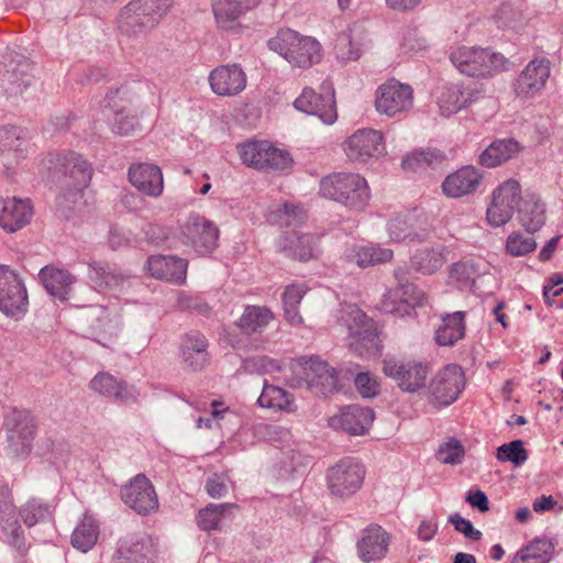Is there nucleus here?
<instances>
[{
  "label": "nucleus",
  "mask_w": 563,
  "mask_h": 563,
  "mask_svg": "<svg viewBox=\"0 0 563 563\" xmlns=\"http://www.w3.org/2000/svg\"><path fill=\"white\" fill-rule=\"evenodd\" d=\"M364 477L365 467L355 459L344 457L328 468V489L332 496L347 499L360 490Z\"/></svg>",
  "instance_id": "0eeeda50"
},
{
  "label": "nucleus",
  "mask_w": 563,
  "mask_h": 563,
  "mask_svg": "<svg viewBox=\"0 0 563 563\" xmlns=\"http://www.w3.org/2000/svg\"><path fill=\"white\" fill-rule=\"evenodd\" d=\"M256 4L255 0H214L212 12L218 26L233 30L236 21Z\"/></svg>",
  "instance_id": "c9c22d12"
},
{
  "label": "nucleus",
  "mask_w": 563,
  "mask_h": 563,
  "mask_svg": "<svg viewBox=\"0 0 563 563\" xmlns=\"http://www.w3.org/2000/svg\"><path fill=\"white\" fill-rule=\"evenodd\" d=\"M99 526L97 520L85 514L71 534V544L82 553L93 548L98 540Z\"/></svg>",
  "instance_id": "a18cd8bd"
},
{
  "label": "nucleus",
  "mask_w": 563,
  "mask_h": 563,
  "mask_svg": "<svg viewBox=\"0 0 563 563\" xmlns=\"http://www.w3.org/2000/svg\"><path fill=\"white\" fill-rule=\"evenodd\" d=\"M206 490L212 498H221L229 492V481L223 474H212L206 482Z\"/></svg>",
  "instance_id": "338daca9"
},
{
  "label": "nucleus",
  "mask_w": 563,
  "mask_h": 563,
  "mask_svg": "<svg viewBox=\"0 0 563 563\" xmlns=\"http://www.w3.org/2000/svg\"><path fill=\"white\" fill-rule=\"evenodd\" d=\"M129 179L139 191L147 196L156 198L163 192V174L156 165L148 163L132 165L129 169Z\"/></svg>",
  "instance_id": "c756f323"
},
{
  "label": "nucleus",
  "mask_w": 563,
  "mask_h": 563,
  "mask_svg": "<svg viewBox=\"0 0 563 563\" xmlns=\"http://www.w3.org/2000/svg\"><path fill=\"white\" fill-rule=\"evenodd\" d=\"M465 385L464 373L455 364L439 371L427 386V394L433 404L449 406L453 404Z\"/></svg>",
  "instance_id": "9b49d317"
},
{
  "label": "nucleus",
  "mask_w": 563,
  "mask_h": 563,
  "mask_svg": "<svg viewBox=\"0 0 563 563\" xmlns=\"http://www.w3.org/2000/svg\"><path fill=\"white\" fill-rule=\"evenodd\" d=\"M416 214H398L391 218L387 223V232L391 241L400 242L406 239L413 240L418 238L415 230Z\"/></svg>",
  "instance_id": "6e6d98bb"
},
{
  "label": "nucleus",
  "mask_w": 563,
  "mask_h": 563,
  "mask_svg": "<svg viewBox=\"0 0 563 563\" xmlns=\"http://www.w3.org/2000/svg\"><path fill=\"white\" fill-rule=\"evenodd\" d=\"M344 151L351 161L366 163L385 153L383 135L372 129L358 130L345 141Z\"/></svg>",
  "instance_id": "a211bd4d"
},
{
  "label": "nucleus",
  "mask_w": 563,
  "mask_h": 563,
  "mask_svg": "<svg viewBox=\"0 0 563 563\" xmlns=\"http://www.w3.org/2000/svg\"><path fill=\"white\" fill-rule=\"evenodd\" d=\"M173 0H131L118 14V29L130 41H141L172 8Z\"/></svg>",
  "instance_id": "f257e3e1"
},
{
  "label": "nucleus",
  "mask_w": 563,
  "mask_h": 563,
  "mask_svg": "<svg viewBox=\"0 0 563 563\" xmlns=\"http://www.w3.org/2000/svg\"><path fill=\"white\" fill-rule=\"evenodd\" d=\"M520 192L521 188L517 180H507L494 190L486 212L490 225L501 227L511 219L515 207H518Z\"/></svg>",
  "instance_id": "2eb2a0df"
},
{
  "label": "nucleus",
  "mask_w": 563,
  "mask_h": 563,
  "mask_svg": "<svg viewBox=\"0 0 563 563\" xmlns=\"http://www.w3.org/2000/svg\"><path fill=\"white\" fill-rule=\"evenodd\" d=\"M554 553V544L545 538H536L519 550L511 563H549Z\"/></svg>",
  "instance_id": "79ce46f5"
},
{
  "label": "nucleus",
  "mask_w": 563,
  "mask_h": 563,
  "mask_svg": "<svg viewBox=\"0 0 563 563\" xmlns=\"http://www.w3.org/2000/svg\"><path fill=\"white\" fill-rule=\"evenodd\" d=\"M33 214L29 200L0 198V227L8 232H15L25 227Z\"/></svg>",
  "instance_id": "7c9ffc66"
},
{
  "label": "nucleus",
  "mask_w": 563,
  "mask_h": 563,
  "mask_svg": "<svg viewBox=\"0 0 563 563\" xmlns=\"http://www.w3.org/2000/svg\"><path fill=\"white\" fill-rule=\"evenodd\" d=\"M307 219V213L302 207L289 202L276 206L268 213V221L273 224L296 227Z\"/></svg>",
  "instance_id": "603ef678"
},
{
  "label": "nucleus",
  "mask_w": 563,
  "mask_h": 563,
  "mask_svg": "<svg viewBox=\"0 0 563 563\" xmlns=\"http://www.w3.org/2000/svg\"><path fill=\"white\" fill-rule=\"evenodd\" d=\"M481 179L482 175L476 168L465 166L449 175L442 184V189L446 196L459 198L474 192Z\"/></svg>",
  "instance_id": "72a5a7b5"
},
{
  "label": "nucleus",
  "mask_w": 563,
  "mask_h": 563,
  "mask_svg": "<svg viewBox=\"0 0 563 563\" xmlns=\"http://www.w3.org/2000/svg\"><path fill=\"white\" fill-rule=\"evenodd\" d=\"M20 516L26 526L32 527L49 519L51 511L47 505L32 499L20 508Z\"/></svg>",
  "instance_id": "bf43d9fd"
},
{
  "label": "nucleus",
  "mask_w": 563,
  "mask_h": 563,
  "mask_svg": "<svg viewBox=\"0 0 563 563\" xmlns=\"http://www.w3.org/2000/svg\"><path fill=\"white\" fill-rule=\"evenodd\" d=\"M319 190L322 197L354 210L363 209L369 199L367 181L354 173H333L321 179Z\"/></svg>",
  "instance_id": "7ed1b4c3"
},
{
  "label": "nucleus",
  "mask_w": 563,
  "mask_h": 563,
  "mask_svg": "<svg viewBox=\"0 0 563 563\" xmlns=\"http://www.w3.org/2000/svg\"><path fill=\"white\" fill-rule=\"evenodd\" d=\"M274 320V313L265 306H246L236 321L241 333L246 335L261 334Z\"/></svg>",
  "instance_id": "ea45409f"
},
{
  "label": "nucleus",
  "mask_w": 563,
  "mask_h": 563,
  "mask_svg": "<svg viewBox=\"0 0 563 563\" xmlns=\"http://www.w3.org/2000/svg\"><path fill=\"white\" fill-rule=\"evenodd\" d=\"M413 104L412 88L395 79L383 84L375 100L379 113L393 117L397 113L408 111Z\"/></svg>",
  "instance_id": "f3484780"
},
{
  "label": "nucleus",
  "mask_w": 563,
  "mask_h": 563,
  "mask_svg": "<svg viewBox=\"0 0 563 563\" xmlns=\"http://www.w3.org/2000/svg\"><path fill=\"white\" fill-rule=\"evenodd\" d=\"M88 278L99 289H121L131 278V275L115 264L101 261H91Z\"/></svg>",
  "instance_id": "2f4dec72"
},
{
  "label": "nucleus",
  "mask_w": 563,
  "mask_h": 563,
  "mask_svg": "<svg viewBox=\"0 0 563 563\" xmlns=\"http://www.w3.org/2000/svg\"><path fill=\"white\" fill-rule=\"evenodd\" d=\"M464 456V448L457 440H450L440 445L437 459L444 464H460Z\"/></svg>",
  "instance_id": "e2e57ef3"
},
{
  "label": "nucleus",
  "mask_w": 563,
  "mask_h": 563,
  "mask_svg": "<svg viewBox=\"0 0 563 563\" xmlns=\"http://www.w3.org/2000/svg\"><path fill=\"white\" fill-rule=\"evenodd\" d=\"M133 95L126 87L111 90L104 98L103 108L107 115H113L111 129L120 135H130L139 126L136 115L132 111Z\"/></svg>",
  "instance_id": "9d476101"
},
{
  "label": "nucleus",
  "mask_w": 563,
  "mask_h": 563,
  "mask_svg": "<svg viewBox=\"0 0 563 563\" xmlns=\"http://www.w3.org/2000/svg\"><path fill=\"white\" fill-rule=\"evenodd\" d=\"M481 95L473 85L450 84L442 87L438 107L443 117H450L470 106Z\"/></svg>",
  "instance_id": "4be33fe9"
},
{
  "label": "nucleus",
  "mask_w": 563,
  "mask_h": 563,
  "mask_svg": "<svg viewBox=\"0 0 563 563\" xmlns=\"http://www.w3.org/2000/svg\"><path fill=\"white\" fill-rule=\"evenodd\" d=\"M0 525L7 534L12 537L13 544L21 553L26 551L25 540L20 536V526L10 503H0Z\"/></svg>",
  "instance_id": "4d7b16f0"
},
{
  "label": "nucleus",
  "mask_w": 563,
  "mask_h": 563,
  "mask_svg": "<svg viewBox=\"0 0 563 563\" xmlns=\"http://www.w3.org/2000/svg\"><path fill=\"white\" fill-rule=\"evenodd\" d=\"M401 46L406 52L417 53L426 49L429 44L427 38L417 29H408L402 34Z\"/></svg>",
  "instance_id": "69168bd1"
},
{
  "label": "nucleus",
  "mask_w": 563,
  "mask_h": 563,
  "mask_svg": "<svg viewBox=\"0 0 563 563\" xmlns=\"http://www.w3.org/2000/svg\"><path fill=\"white\" fill-rule=\"evenodd\" d=\"M291 368L297 384L316 394L325 396L336 389L338 378L334 368L317 356L300 358Z\"/></svg>",
  "instance_id": "423d86ee"
},
{
  "label": "nucleus",
  "mask_w": 563,
  "mask_h": 563,
  "mask_svg": "<svg viewBox=\"0 0 563 563\" xmlns=\"http://www.w3.org/2000/svg\"><path fill=\"white\" fill-rule=\"evenodd\" d=\"M464 312L456 311L442 318V325L439 327L435 333V340L439 345H453L464 336Z\"/></svg>",
  "instance_id": "37998d69"
},
{
  "label": "nucleus",
  "mask_w": 563,
  "mask_h": 563,
  "mask_svg": "<svg viewBox=\"0 0 563 563\" xmlns=\"http://www.w3.org/2000/svg\"><path fill=\"white\" fill-rule=\"evenodd\" d=\"M242 162L256 169H285L291 164L287 152L267 141H249L238 146Z\"/></svg>",
  "instance_id": "1a4fd4ad"
},
{
  "label": "nucleus",
  "mask_w": 563,
  "mask_h": 563,
  "mask_svg": "<svg viewBox=\"0 0 563 563\" xmlns=\"http://www.w3.org/2000/svg\"><path fill=\"white\" fill-rule=\"evenodd\" d=\"M180 234L183 242L199 254H209L218 245L219 230L205 217L190 216Z\"/></svg>",
  "instance_id": "4468645a"
},
{
  "label": "nucleus",
  "mask_w": 563,
  "mask_h": 563,
  "mask_svg": "<svg viewBox=\"0 0 563 563\" xmlns=\"http://www.w3.org/2000/svg\"><path fill=\"white\" fill-rule=\"evenodd\" d=\"M450 59L460 73L470 77H488L506 69V58L488 48L460 47Z\"/></svg>",
  "instance_id": "39448f33"
},
{
  "label": "nucleus",
  "mask_w": 563,
  "mask_h": 563,
  "mask_svg": "<svg viewBox=\"0 0 563 563\" xmlns=\"http://www.w3.org/2000/svg\"><path fill=\"white\" fill-rule=\"evenodd\" d=\"M208 340L196 330L189 331L181 338L180 357L187 368L201 371L209 363Z\"/></svg>",
  "instance_id": "bb28decb"
},
{
  "label": "nucleus",
  "mask_w": 563,
  "mask_h": 563,
  "mask_svg": "<svg viewBox=\"0 0 563 563\" xmlns=\"http://www.w3.org/2000/svg\"><path fill=\"white\" fill-rule=\"evenodd\" d=\"M27 294L19 275L7 265H0V310L7 316H23Z\"/></svg>",
  "instance_id": "f8f14e48"
},
{
  "label": "nucleus",
  "mask_w": 563,
  "mask_h": 563,
  "mask_svg": "<svg viewBox=\"0 0 563 563\" xmlns=\"http://www.w3.org/2000/svg\"><path fill=\"white\" fill-rule=\"evenodd\" d=\"M188 262L172 255H152L147 258L145 268L156 279H165L184 284L187 276Z\"/></svg>",
  "instance_id": "393cba45"
},
{
  "label": "nucleus",
  "mask_w": 563,
  "mask_h": 563,
  "mask_svg": "<svg viewBox=\"0 0 563 563\" xmlns=\"http://www.w3.org/2000/svg\"><path fill=\"white\" fill-rule=\"evenodd\" d=\"M448 251L443 246L421 249L411 258L412 267L422 274H432L446 262Z\"/></svg>",
  "instance_id": "49530a36"
},
{
  "label": "nucleus",
  "mask_w": 563,
  "mask_h": 563,
  "mask_svg": "<svg viewBox=\"0 0 563 563\" xmlns=\"http://www.w3.org/2000/svg\"><path fill=\"white\" fill-rule=\"evenodd\" d=\"M235 504H209L200 509L197 516V525L203 531L218 530L221 522L232 516V511L236 509Z\"/></svg>",
  "instance_id": "c03bdc74"
},
{
  "label": "nucleus",
  "mask_w": 563,
  "mask_h": 563,
  "mask_svg": "<svg viewBox=\"0 0 563 563\" xmlns=\"http://www.w3.org/2000/svg\"><path fill=\"white\" fill-rule=\"evenodd\" d=\"M316 238L309 233L288 231L280 235L278 250L286 257L308 261L313 256Z\"/></svg>",
  "instance_id": "473e14b6"
},
{
  "label": "nucleus",
  "mask_w": 563,
  "mask_h": 563,
  "mask_svg": "<svg viewBox=\"0 0 563 563\" xmlns=\"http://www.w3.org/2000/svg\"><path fill=\"white\" fill-rule=\"evenodd\" d=\"M496 457L500 462H511L515 466H521L528 460V452L523 448L522 440H515L500 445Z\"/></svg>",
  "instance_id": "13d9d810"
},
{
  "label": "nucleus",
  "mask_w": 563,
  "mask_h": 563,
  "mask_svg": "<svg viewBox=\"0 0 563 563\" xmlns=\"http://www.w3.org/2000/svg\"><path fill=\"white\" fill-rule=\"evenodd\" d=\"M395 278L397 280V290L401 295L402 303L406 305L407 314L415 306H421L424 300V294L416 285L407 278V273L402 268L395 269Z\"/></svg>",
  "instance_id": "5fc2aeb1"
},
{
  "label": "nucleus",
  "mask_w": 563,
  "mask_h": 563,
  "mask_svg": "<svg viewBox=\"0 0 563 563\" xmlns=\"http://www.w3.org/2000/svg\"><path fill=\"white\" fill-rule=\"evenodd\" d=\"M343 258L350 264L365 268L389 262L393 258V251L378 246L352 245L346 247Z\"/></svg>",
  "instance_id": "58836bf2"
},
{
  "label": "nucleus",
  "mask_w": 563,
  "mask_h": 563,
  "mask_svg": "<svg viewBox=\"0 0 563 563\" xmlns=\"http://www.w3.org/2000/svg\"><path fill=\"white\" fill-rule=\"evenodd\" d=\"M35 430L34 418L29 412H15L13 426L8 433L10 453L20 457L27 456L31 452Z\"/></svg>",
  "instance_id": "5701e85b"
},
{
  "label": "nucleus",
  "mask_w": 563,
  "mask_h": 563,
  "mask_svg": "<svg viewBox=\"0 0 563 563\" xmlns=\"http://www.w3.org/2000/svg\"><path fill=\"white\" fill-rule=\"evenodd\" d=\"M143 537L129 536L120 541L115 563H148Z\"/></svg>",
  "instance_id": "de8ad7c7"
},
{
  "label": "nucleus",
  "mask_w": 563,
  "mask_h": 563,
  "mask_svg": "<svg viewBox=\"0 0 563 563\" xmlns=\"http://www.w3.org/2000/svg\"><path fill=\"white\" fill-rule=\"evenodd\" d=\"M294 106L301 112L318 117L327 124H332L336 120L334 92L329 84L321 86L320 93L310 88H305L295 100Z\"/></svg>",
  "instance_id": "ddd939ff"
},
{
  "label": "nucleus",
  "mask_w": 563,
  "mask_h": 563,
  "mask_svg": "<svg viewBox=\"0 0 563 563\" xmlns=\"http://www.w3.org/2000/svg\"><path fill=\"white\" fill-rule=\"evenodd\" d=\"M57 162L63 168L65 177L70 179L69 181L65 179L64 185L66 187H74L71 195L77 197L82 188L88 186L91 179L92 169L90 164L77 153L60 156Z\"/></svg>",
  "instance_id": "c85d7f7f"
},
{
  "label": "nucleus",
  "mask_w": 563,
  "mask_h": 563,
  "mask_svg": "<svg viewBox=\"0 0 563 563\" xmlns=\"http://www.w3.org/2000/svg\"><path fill=\"white\" fill-rule=\"evenodd\" d=\"M268 46L292 67L309 68L322 58V46L314 37L290 29L280 30L268 41Z\"/></svg>",
  "instance_id": "f03ea898"
},
{
  "label": "nucleus",
  "mask_w": 563,
  "mask_h": 563,
  "mask_svg": "<svg viewBox=\"0 0 563 563\" xmlns=\"http://www.w3.org/2000/svg\"><path fill=\"white\" fill-rule=\"evenodd\" d=\"M551 73L547 57H536L528 63L512 84L517 97L529 99L538 96L545 87Z\"/></svg>",
  "instance_id": "dca6fc26"
},
{
  "label": "nucleus",
  "mask_w": 563,
  "mask_h": 563,
  "mask_svg": "<svg viewBox=\"0 0 563 563\" xmlns=\"http://www.w3.org/2000/svg\"><path fill=\"white\" fill-rule=\"evenodd\" d=\"M307 292L303 284L288 285L282 296L283 308L287 321L292 325L302 323V317L299 313L298 306Z\"/></svg>",
  "instance_id": "8fccbe9b"
},
{
  "label": "nucleus",
  "mask_w": 563,
  "mask_h": 563,
  "mask_svg": "<svg viewBox=\"0 0 563 563\" xmlns=\"http://www.w3.org/2000/svg\"><path fill=\"white\" fill-rule=\"evenodd\" d=\"M374 421L372 409L360 406H347L341 413L330 418V426L352 435L366 433Z\"/></svg>",
  "instance_id": "cd10ccee"
},
{
  "label": "nucleus",
  "mask_w": 563,
  "mask_h": 563,
  "mask_svg": "<svg viewBox=\"0 0 563 563\" xmlns=\"http://www.w3.org/2000/svg\"><path fill=\"white\" fill-rule=\"evenodd\" d=\"M431 153L415 152L402 159L401 166L406 170L420 172L427 168L431 162Z\"/></svg>",
  "instance_id": "774afa93"
},
{
  "label": "nucleus",
  "mask_w": 563,
  "mask_h": 563,
  "mask_svg": "<svg viewBox=\"0 0 563 563\" xmlns=\"http://www.w3.org/2000/svg\"><path fill=\"white\" fill-rule=\"evenodd\" d=\"M383 372L401 391L419 394L427 389L431 366L423 360L387 356L383 361Z\"/></svg>",
  "instance_id": "20e7f679"
},
{
  "label": "nucleus",
  "mask_w": 563,
  "mask_h": 563,
  "mask_svg": "<svg viewBox=\"0 0 563 563\" xmlns=\"http://www.w3.org/2000/svg\"><path fill=\"white\" fill-rule=\"evenodd\" d=\"M335 55L342 60H356L361 56L360 48L354 45L352 36L349 32L339 34L335 46Z\"/></svg>",
  "instance_id": "680f3d73"
},
{
  "label": "nucleus",
  "mask_w": 563,
  "mask_h": 563,
  "mask_svg": "<svg viewBox=\"0 0 563 563\" xmlns=\"http://www.w3.org/2000/svg\"><path fill=\"white\" fill-rule=\"evenodd\" d=\"M30 146L29 131L14 125L0 126V157L10 169L26 156Z\"/></svg>",
  "instance_id": "aec40b11"
},
{
  "label": "nucleus",
  "mask_w": 563,
  "mask_h": 563,
  "mask_svg": "<svg viewBox=\"0 0 563 563\" xmlns=\"http://www.w3.org/2000/svg\"><path fill=\"white\" fill-rule=\"evenodd\" d=\"M537 242L532 236L519 232L511 233L506 241V252L511 256H525L534 251Z\"/></svg>",
  "instance_id": "052dcab7"
},
{
  "label": "nucleus",
  "mask_w": 563,
  "mask_h": 563,
  "mask_svg": "<svg viewBox=\"0 0 563 563\" xmlns=\"http://www.w3.org/2000/svg\"><path fill=\"white\" fill-rule=\"evenodd\" d=\"M390 536L378 525H369L363 530L357 542V551L365 563L384 559L388 551Z\"/></svg>",
  "instance_id": "a878e982"
},
{
  "label": "nucleus",
  "mask_w": 563,
  "mask_h": 563,
  "mask_svg": "<svg viewBox=\"0 0 563 563\" xmlns=\"http://www.w3.org/2000/svg\"><path fill=\"white\" fill-rule=\"evenodd\" d=\"M400 297L401 295H399V290H397V288L387 290L380 300V310L396 316L407 314L406 305L402 303V299H400Z\"/></svg>",
  "instance_id": "0e129e2a"
},
{
  "label": "nucleus",
  "mask_w": 563,
  "mask_h": 563,
  "mask_svg": "<svg viewBox=\"0 0 563 563\" xmlns=\"http://www.w3.org/2000/svg\"><path fill=\"white\" fill-rule=\"evenodd\" d=\"M339 320L347 328L353 341L351 346L362 354V349L366 352H376L379 350L378 332L374 321L355 305H345L341 309Z\"/></svg>",
  "instance_id": "6e6552de"
},
{
  "label": "nucleus",
  "mask_w": 563,
  "mask_h": 563,
  "mask_svg": "<svg viewBox=\"0 0 563 563\" xmlns=\"http://www.w3.org/2000/svg\"><path fill=\"white\" fill-rule=\"evenodd\" d=\"M520 146L514 139H503L493 142L481 155L482 166L493 168L499 166L519 153Z\"/></svg>",
  "instance_id": "a19ab883"
},
{
  "label": "nucleus",
  "mask_w": 563,
  "mask_h": 563,
  "mask_svg": "<svg viewBox=\"0 0 563 563\" xmlns=\"http://www.w3.org/2000/svg\"><path fill=\"white\" fill-rule=\"evenodd\" d=\"M90 388L96 393L114 398L121 402L135 401L137 391L133 386L118 382L108 373L97 374L90 382Z\"/></svg>",
  "instance_id": "4c0bfd02"
},
{
  "label": "nucleus",
  "mask_w": 563,
  "mask_h": 563,
  "mask_svg": "<svg viewBox=\"0 0 563 563\" xmlns=\"http://www.w3.org/2000/svg\"><path fill=\"white\" fill-rule=\"evenodd\" d=\"M478 276V266L474 261H461L451 266L449 283L462 290H471Z\"/></svg>",
  "instance_id": "3c124183"
},
{
  "label": "nucleus",
  "mask_w": 563,
  "mask_h": 563,
  "mask_svg": "<svg viewBox=\"0 0 563 563\" xmlns=\"http://www.w3.org/2000/svg\"><path fill=\"white\" fill-rule=\"evenodd\" d=\"M33 65L25 58L11 60L1 74L0 88L8 97L16 98L34 84Z\"/></svg>",
  "instance_id": "412c9836"
},
{
  "label": "nucleus",
  "mask_w": 563,
  "mask_h": 563,
  "mask_svg": "<svg viewBox=\"0 0 563 563\" xmlns=\"http://www.w3.org/2000/svg\"><path fill=\"white\" fill-rule=\"evenodd\" d=\"M38 277L47 292L59 300H66L76 283V277L66 269L45 266Z\"/></svg>",
  "instance_id": "f704fd0d"
},
{
  "label": "nucleus",
  "mask_w": 563,
  "mask_h": 563,
  "mask_svg": "<svg viewBox=\"0 0 563 563\" xmlns=\"http://www.w3.org/2000/svg\"><path fill=\"white\" fill-rule=\"evenodd\" d=\"M87 322L91 328V333L98 336H112L117 332V322H114L103 306L91 307L87 311Z\"/></svg>",
  "instance_id": "864d4df0"
},
{
  "label": "nucleus",
  "mask_w": 563,
  "mask_h": 563,
  "mask_svg": "<svg viewBox=\"0 0 563 563\" xmlns=\"http://www.w3.org/2000/svg\"><path fill=\"white\" fill-rule=\"evenodd\" d=\"M209 82L216 95L232 97L245 89L246 75L236 64L222 65L210 73Z\"/></svg>",
  "instance_id": "b1692460"
},
{
  "label": "nucleus",
  "mask_w": 563,
  "mask_h": 563,
  "mask_svg": "<svg viewBox=\"0 0 563 563\" xmlns=\"http://www.w3.org/2000/svg\"><path fill=\"white\" fill-rule=\"evenodd\" d=\"M257 402L261 407L285 410L292 412L296 410L294 397L280 387L264 384L262 394Z\"/></svg>",
  "instance_id": "09e8293b"
},
{
  "label": "nucleus",
  "mask_w": 563,
  "mask_h": 563,
  "mask_svg": "<svg viewBox=\"0 0 563 563\" xmlns=\"http://www.w3.org/2000/svg\"><path fill=\"white\" fill-rule=\"evenodd\" d=\"M518 219L521 225L530 233L542 228L545 222V208L536 194L526 192L525 196H520Z\"/></svg>",
  "instance_id": "e433bc0d"
},
{
  "label": "nucleus",
  "mask_w": 563,
  "mask_h": 563,
  "mask_svg": "<svg viewBox=\"0 0 563 563\" xmlns=\"http://www.w3.org/2000/svg\"><path fill=\"white\" fill-rule=\"evenodd\" d=\"M123 503L140 515H148L158 508L154 486L143 474H137L121 488Z\"/></svg>",
  "instance_id": "6ab92c4d"
}]
</instances>
